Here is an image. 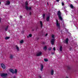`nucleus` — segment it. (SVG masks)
<instances>
[{
    "instance_id": "nucleus-1",
    "label": "nucleus",
    "mask_w": 78,
    "mask_h": 78,
    "mask_svg": "<svg viewBox=\"0 0 78 78\" xmlns=\"http://www.w3.org/2000/svg\"><path fill=\"white\" fill-rule=\"evenodd\" d=\"M51 37L52 38L51 40V43L52 45H53L54 43H55V35L52 34L51 36Z\"/></svg>"
},
{
    "instance_id": "nucleus-2",
    "label": "nucleus",
    "mask_w": 78,
    "mask_h": 78,
    "mask_svg": "<svg viewBox=\"0 0 78 78\" xmlns=\"http://www.w3.org/2000/svg\"><path fill=\"white\" fill-rule=\"evenodd\" d=\"M57 14L58 16V18L59 19H60V20H62V17L61 16V13L60 12V11H59L58 12Z\"/></svg>"
},
{
    "instance_id": "nucleus-3",
    "label": "nucleus",
    "mask_w": 78,
    "mask_h": 78,
    "mask_svg": "<svg viewBox=\"0 0 78 78\" xmlns=\"http://www.w3.org/2000/svg\"><path fill=\"white\" fill-rule=\"evenodd\" d=\"M56 25L57 27H58V28H59L60 27V25L59 23H58V21L57 20L56 21Z\"/></svg>"
},
{
    "instance_id": "nucleus-4",
    "label": "nucleus",
    "mask_w": 78,
    "mask_h": 78,
    "mask_svg": "<svg viewBox=\"0 0 78 78\" xmlns=\"http://www.w3.org/2000/svg\"><path fill=\"white\" fill-rule=\"evenodd\" d=\"M42 52L41 51L37 53L36 54V55L37 56H41L42 55Z\"/></svg>"
},
{
    "instance_id": "nucleus-5",
    "label": "nucleus",
    "mask_w": 78,
    "mask_h": 78,
    "mask_svg": "<svg viewBox=\"0 0 78 78\" xmlns=\"http://www.w3.org/2000/svg\"><path fill=\"white\" fill-rule=\"evenodd\" d=\"M26 9L27 10H31V7H28V6H26Z\"/></svg>"
},
{
    "instance_id": "nucleus-6",
    "label": "nucleus",
    "mask_w": 78,
    "mask_h": 78,
    "mask_svg": "<svg viewBox=\"0 0 78 78\" xmlns=\"http://www.w3.org/2000/svg\"><path fill=\"white\" fill-rule=\"evenodd\" d=\"M9 71L10 72H11L13 74H14V70L12 69H9Z\"/></svg>"
},
{
    "instance_id": "nucleus-7",
    "label": "nucleus",
    "mask_w": 78,
    "mask_h": 78,
    "mask_svg": "<svg viewBox=\"0 0 78 78\" xmlns=\"http://www.w3.org/2000/svg\"><path fill=\"white\" fill-rule=\"evenodd\" d=\"M41 71H42L43 70V69H44V65L42 64L41 65Z\"/></svg>"
},
{
    "instance_id": "nucleus-8",
    "label": "nucleus",
    "mask_w": 78,
    "mask_h": 78,
    "mask_svg": "<svg viewBox=\"0 0 78 78\" xmlns=\"http://www.w3.org/2000/svg\"><path fill=\"white\" fill-rule=\"evenodd\" d=\"M68 41L69 39H68V38H67L66 39V40L64 41V43H65L66 44H68Z\"/></svg>"
},
{
    "instance_id": "nucleus-9",
    "label": "nucleus",
    "mask_w": 78,
    "mask_h": 78,
    "mask_svg": "<svg viewBox=\"0 0 78 78\" xmlns=\"http://www.w3.org/2000/svg\"><path fill=\"white\" fill-rule=\"evenodd\" d=\"M1 66L3 69H5V65L3 64H1Z\"/></svg>"
},
{
    "instance_id": "nucleus-10",
    "label": "nucleus",
    "mask_w": 78,
    "mask_h": 78,
    "mask_svg": "<svg viewBox=\"0 0 78 78\" xmlns=\"http://www.w3.org/2000/svg\"><path fill=\"white\" fill-rule=\"evenodd\" d=\"M7 75V73H3L1 75V76H6Z\"/></svg>"
},
{
    "instance_id": "nucleus-11",
    "label": "nucleus",
    "mask_w": 78,
    "mask_h": 78,
    "mask_svg": "<svg viewBox=\"0 0 78 78\" xmlns=\"http://www.w3.org/2000/svg\"><path fill=\"white\" fill-rule=\"evenodd\" d=\"M10 59H13L14 58V55L12 54H10Z\"/></svg>"
},
{
    "instance_id": "nucleus-12",
    "label": "nucleus",
    "mask_w": 78,
    "mask_h": 78,
    "mask_svg": "<svg viewBox=\"0 0 78 78\" xmlns=\"http://www.w3.org/2000/svg\"><path fill=\"white\" fill-rule=\"evenodd\" d=\"M9 4H10V2L8 1H7L5 5H8Z\"/></svg>"
},
{
    "instance_id": "nucleus-13",
    "label": "nucleus",
    "mask_w": 78,
    "mask_h": 78,
    "mask_svg": "<svg viewBox=\"0 0 78 78\" xmlns=\"http://www.w3.org/2000/svg\"><path fill=\"white\" fill-rule=\"evenodd\" d=\"M53 73H54V71L53 69H52L51 71V74L52 75H53Z\"/></svg>"
},
{
    "instance_id": "nucleus-14",
    "label": "nucleus",
    "mask_w": 78,
    "mask_h": 78,
    "mask_svg": "<svg viewBox=\"0 0 78 78\" xmlns=\"http://www.w3.org/2000/svg\"><path fill=\"white\" fill-rule=\"evenodd\" d=\"M15 47L16 48V49L17 51H19V48L17 45H16L15 46Z\"/></svg>"
},
{
    "instance_id": "nucleus-15",
    "label": "nucleus",
    "mask_w": 78,
    "mask_h": 78,
    "mask_svg": "<svg viewBox=\"0 0 78 78\" xmlns=\"http://www.w3.org/2000/svg\"><path fill=\"white\" fill-rule=\"evenodd\" d=\"M17 69H15V71H14V74H17Z\"/></svg>"
},
{
    "instance_id": "nucleus-16",
    "label": "nucleus",
    "mask_w": 78,
    "mask_h": 78,
    "mask_svg": "<svg viewBox=\"0 0 78 78\" xmlns=\"http://www.w3.org/2000/svg\"><path fill=\"white\" fill-rule=\"evenodd\" d=\"M32 36V34H30L29 36H27V38H29L30 37H31Z\"/></svg>"
},
{
    "instance_id": "nucleus-17",
    "label": "nucleus",
    "mask_w": 78,
    "mask_h": 78,
    "mask_svg": "<svg viewBox=\"0 0 78 78\" xmlns=\"http://www.w3.org/2000/svg\"><path fill=\"white\" fill-rule=\"evenodd\" d=\"M44 50H47V46H44V48H43Z\"/></svg>"
},
{
    "instance_id": "nucleus-18",
    "label": "nucleus",
    "mask_w": 78,
    "mask_h": 78,
    "mask_svg": "<svg viewBox=\"0 0 78 78\" xmlns=\"http://www.w3.org/2000/svg\"><path fill=\"white\" fill-rule=\"evenodd\" d=\"M40 25H41V27H42L43 25L42 24V21H41L40 22Z\"/></svg>"
},
{
    "instance_id": "nucleus-19",
    "label": "nucleus",
    "mask_w": 78,
    "mask_h": 78,
    "mask_svg": "<svg viewBox=\"0 0 78 78\" xmlns=\"http://www.w3.org/2000/svg\"><path fill=\"white\" fill-rule=\"evenodd\" d=\"M49 19H50V17H49V16H48L47 17L46 20H47V21H48V20H49Z\"/></svg>"
},
{
    "instance_id": "nucleus-20",
    "label": "nucleus",
    "mask_w": 78,
    "mask_h": 78,
    "mask_svg": "<svg viewBox=\"0 0 78 78\" xmlns=\"http://www.w3.org/2000/svg\"><path fill=\"white\" fill-rule=\"evenodd\" d=\"M62 46H60V51H62Z\"/></svg>"
},
{
    "instance_id": "nucleus-21",
    "label": "nucleus",
    "mask_w": 78,
    "mask_h": 78,
    "mask_svg": "<svg viewBox=\"0 0 78 78\" xmlns=\"http://www.w3.org/2000/svg\"><path fill=\"white\" fill-rule=\"evenodd\" d=\"M44 61L45 62H47V61H48V59H47V58H44Z\"/></svg>"
},
{
    "instance_id": "nucleus-22",
    "label": "nucleus",
    "mask_w": 78,
    "mask_h": 78,
    "mask_svg": "<svg viewBox=\"0 0 78 78\" xmlns=\"http://www.w3.org/2000/svg\"><path fill=\"white\" fill-rule=\"evenodd\" d=\"M5 39L6 40L7 39H9V37H5Z\"/></svg>"
},
{
    "instance_id": "nucleus-23",
    "label": "nucleus",
    "mask_w": 78,
    "mask_h": 78,
    "mask_svg": "<svg viewBox=\"0 0 78 78\" xmlns=\"http://www.w3.org/2000/svg\"><path fill=\"white\" fill-rule=\"evenodd\" d=\"M70 6L71 8H72L73 9V5H72V4L70 5Z\"/></svg>"
},
{
    "instance_id": "nucleus-24",
    "label": "nucleus",
    "mask_w": 78,
    "mask_h": 78,
    "mask_svg": "<svg viewBox=\"0 0 78 78\" xmlns=\"http://www.w3.org/2000/svg\"><path fill=\"white\" fill-rule=\"evenodd\" d=\"M8 26H7L6 28L5 29V31H7V30H8Z\"/></svg>"
},
{
    "instance_id": "nucleus-25",
    "label": "nucleus",
    "mask_w": 78,
    "mask_h": 78,
    "mask_svg": "<svg viewBox=\"0 0 78 78\" xmlns=\"http://www.w3.org/2000/svg\"><path fill=\"white\" fill-rule=\"evenodd\" d=\"M20 44H22V43H23V40H21L20 42Z\"/></svg>"
},
{
    "instance_id": "nucleus-26",
    "label": "nucleus",
    "mask_w": 78,
    "mask_h": 78,
    "mask_svg": "<svg viewBox=\"0 0 78 78\" xmlns=\"http://www.w3.org/2000/svg\"><path fill=\"white\" fill-rule=\"evenodd\" d=\"M45 14H44L43 15V19H45Z\"/></svg>"
},
{
    "instance_id": "nucleus-27",
    "label": "nucleus",
    "mask_w": 78,
    "mask_h": 78,
    "mask_svg": "<svg viewBox=\"0 0 78 78\" xmlns=\"http://www.w3.org/2000/svg\"><path fill=\"white\" fill-rule=\"evenodd\" d=\"M53 50L54 51H55V50H56V48H55V47H54V48H53Z\"/></svg>"
},
{
    "instance_id": "nucleus-28",
    "label": "nucleus",
    "mask_w": 78,
    "mask_h": 78,
    "mask_svg": "<svg viewBox=\"0 0 78 78\" xmlns=\"http://www.w3.org/2000/svg\"><path fill=\"white\" fill-rule=\"evenodd\" d=\"M25 5H28V2H25Z\"/></svg>"
},
{
    "instance_id": "nucleus-29",
    "label": "nucleus",
    "mask_w": 78,
    "mask_h": 78,
    "mask_svg": "<svg viewBox=\"0 0 78 78\" xmlns=\"http://www.w3.org/2000/svg\"><path fill=\"white\" fill-rule=\"evenodd\" d=\"M62 6H64V2H62Z\"/></svg>"
},
{
    "instance_id": "nucleus-30",
    "label": "nucleus",
    "mask_w": 78,
    "mask_h": 78,
    "mask_svg": "<svg viewBox=\"0 0 78 78\" xmlns=\"http://www.w3.org/2000/svg\"><path fill=\"white\" fill-rule=\"evenodd\" d=\"M51 50V48H48V50Z\"/></svg>"
},
{
    "instance_id": "nucleus-31",
    "label": "nucleus",
    "mask_w": 78,
    "mask_h": 78,
    "mask_svg": "<svg viewBox=\"0 0 78 78\" xmlns=\"http://www.w3.org/2000/svg\"><path fill=\"white\" fill-rule=\"evenodd\" d=\"M38 78H42V76H39Z\"/></svg>"
},
{
    "instance_id": "nucleus-32",
    "label": "nucleus",
    "mask_w": 78,
    "mask_h": 78,
    "mask_svg": "<svg viewBox=\"0 0 78 78\" xmlns=\"http://www.w3.org/2000/svg\"><path fill=\"white\" fill-rule=\"evenodd\" d=\"M47 35H48V34H46L45 35V36H47Z\"/></svg>"
},
{
    "instance_id": "nucleus-33",
    "label": "nucleus",
    "mask_w": 78,
    "mask_h": 78,
    "mask_svg": "<svg viewBox=\"0 0 78 78\" xmlns=\"http://www.w3.org/2000/svg\"><path fill=\"white\" fill-rule=\"evenodd\" d=\"M22 18V16H20V19H21V18Z\"/></svg>"
},
{
    "instance_id": "nucleus-34",
    "label": "nucleus",
    "mask_w": 78,
    "mask_h": 78,
    "mask_svg": "<svg viewBox=\"0 0 78 78\" xmlns=\"http://www.w3.org/2000/svg\"><path fill=\"white\" fill-rule=\"evenodd\" d=\"M56 1L57 2H58L59 1V0H56Z\"/></svg>"
},
{
    "instance_id": "nucleus-35",
    "label": "nucleus",
    "mask_w": 78,
    "mask_h": 78,
    "mask_svg": "<svg viewBox=\"0 0 78 78\" xmlns=\"http://www.w3.org/2000/svg\"><path fill=\"white\" fill-rule=\"evenodd\" d=\"M51 54L52 55H53V54H54V53H51Z\"/></svg>"
},
{
    "instance_id": "nucleus-36",
    "label": "nucleus",
    "mask_w": 78,
    "mask_h": 78,
    "mask_svg": "<svg viewBox=\"0 0 78 78\" xmlns=\"http://www.w3.org/2000/svg\"><path fill=\"white\" fill-rule=\"evenodd\" d=\"M0 22H1V18H0Z\"/></svg>"
},
{
    "instance_id": "nucleus-37",
    "label": "nucleus",
    "mask_w": 78,
    "mask_h": 78,
    "mask_svg": "<svg viewBox=\"0 0 78 78\" xmlns=\"http://www.w3.org/2000/svg\"><path fill=\"white\" fill-rule=\"evenodd\" d=\"M30 14L31 15V12H30Z\"/></svg>"
},
{
    "instance_id": "nucleus-38",
    "label": "nucleus",
    "mask_w": 78,
    "mask_h": 78,
    "mask_svg": "<svg viewBox=\"0 0 78 78\" xmlns=\"http://www.w3.org/2000/svg\"><path fill=\"white\" fill-rule=\"evenodd\" d=\"M1 4V2H0V5Z\"/></svg>"
},
{
    "instance_id": "nucleus-39",
    "label": "nucleus",
    "mask_w": 78,
    "mask_h": 78,
    "mask_svg": "<svg viewBox=\"0 0 78 78\" xmlns=\"http://www.w3.org/2000/svg\"><path fill=\"white\" fill-rule=\"evenodd\" d=\"M47 4H48V3H47Z\"/></svg>"
},
{
    "instance_id": "nucleus-40",
    "label": "nucleus",
    "mask_w": 78,
    "mask_h": 78,
    "mask_svg": "<svg viewBox=\"0 0 78 78\" xmlns=\"http://www.w3.org/2000/svg\"><path fill=\"white\" fill-rule=\"evenodd\" d=\"M63 22H64V21H63Z\"/></svg>"
}]
</instances>
